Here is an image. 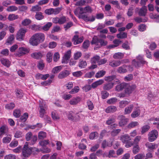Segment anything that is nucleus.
Returning a JSON list of instances; mask_svg holds the SVG:
<instances>
[{
    "label": "nucleus",
    "mask_w": 159,
    "mask_h": 159,
    "mask_svg": "<svg viewBox=\"0 0 159 159\" xmlns=\"http://www.w3.org/2000/svg\"><path fill=\"white\" fill-rule=\"evenodd\" d=\"M45 39V35L42 33H37L34 34L29 40L30 44L33 46H37Z\"/></svg>",
    "instance_id": "f257e3e1"
},
{
    "label": "nucleus",
    "mask_w": 159,
    "mask_h": 159,
    "mask_svg": "<svg viewBox=\"0 0 159 159\" xmlns=\"http://www.w3.org/2000/svg\"><path fill=\"white\" fill-rule=\"evenodd\" d=\"M33 149V148L29 147L28 142L25 143L22 149L23 156L25 157H28L31 154Z\"/></svg>",
    "instance_id": "f03ea898"
},
{
    "label": "nucleus",
    "mask_w": 159,
    "mask_h": 159,
    "mask_svg": "<svg viewBox=\"0 0 159 159\" xmlns=\"http://www.w3.org/2000/svg\"><path fill=\"white\" fill-rule=\"evenodd\" d=\"M27 31V30L26 29L20 28L16 34V39L19 41L24 40L25 34Z\"/></svg>",
    "instance_id": "7ed1b4c3"
},
{
    "label": "nucleus",
    "mask_w": 159,
    "mask_h": 159,
    "mask_svg": "<svg viewBox=\"0 0 159 159\" xmlns=\"http://www.w3.org/2000/svg\"><path fill=\"white\" fill-rule=\"evenodd\" d=\"M29 49L25 47H19L17 52L15 54L16 57H21L29 53Z\"/></svg>",
    "instance_id": "20e7f679"
},
{
    "label": "nucleus",
    "mask_w": 159,
    "mask_h": 159,
    "mask_svg": "<svg viewBox=\"0 0 159 159\" xmlns=\"http://www.w3.org/2000/svg\"><path fill=\"white\" fill-rule=\"evenodd\" d=\"M79 113L75 112V111H70L68 115V119L73 121L79 120L80 118V115H78Z\"/></svg>",
    "instance_id": "39448f33"
},
{
    "label": "nucleus",
    "mask_w": 159,
    "mask_h": 159,
    "mask_svg": "<svg viewBox=\"0 0 159 159\" xmlns=\"http://www.w3.org/2000/svg\"><path fill=\"white\" fill-rule=\"evenodd\" d=\"M39 107H40V116L41 117L43 118L45 113V111L47 109V106L45 104L44 102L42 101L40 102Z\"/></svg>",
    "instance_id": "423d86ee"
},
{
    "label": "nucleus",
    "mask_w": 159,
    "mask_h": 159,
    "mask_svg": "<svg viewBox=\"0 0 159 159\" xmlns=\"http://www.w3.org/2000/svg\"><path fill=\"white\" fill-rule=\"evenodd\" d=\"M25 139L27 141H29L31 140V143L32 145H33L36 142L37 138L36 135H33L32 133L29 132L26 134Z\"/></svg>",
    "instance_id": "0eeeda50"
},
{
    "label": "nucleus",
    "mask_w": 159,
    "mask_h": 159,
    "mask_svg": "<svg viewBox=\"0 0 159 159\" xmlns=\"http://www.w3.org/2000/svg\"><path fill=\"white\" fill-rule=\"evenodd\" d=\"M138 61H137L135 60H134L132 61V64L136 67H138L140 66V64H145L147 63L145 61L142 56L139 55L136 58Z\"/></svg>",
    "instance_id": "6e6552de"
},
{
    "label": "nucleus",
    "mask_w": 159,
    "mask_h": 159,
    "mask_svg": "<svg viewBox=\"0 0 159 159\" xmlns=\"http://www.w3.org/2000/svg\"><path fill=\"white\" fill-rule=\"evenodd\" d=\"M114 82L104 84L103 88L104 90H109L113 88L115 84H119L120 83V81L116 79L114 80Z\"/></svg>",
    "instance_id": "1a4fd4ad"
},
{
    "label": "nucleus",
    "mask_w": 159,
    "mask_h": 159,
    "mask_svg": "<svg viewBox=\"0 0 159 159\" xmlns=\"http://www.w3.org/2000/svg\"><path fill=\"white\" fill-rule=\"evenodd\" d=\"M158 133L157 130H153L150 132L148 134V139L150 142H152L154 141L157 137Z\"/></svg>",
    "instance_id": "9d476101"
},
{
    "label": "nucleus",
    "mask_w": 159,
    "mask_h": 159,
    "mask_svg": "<svg viewBox=\"0 0 159 159\" xmlns=\"http://www.w3.org/2000/svg\"><path fill=\"white\" fill-rule=\"evenodd\" d=\"M71 51L68 50L64 53L61 59V63L63 64H67L71 57Z\"/></svg>",
    "instance_id": "9b49d317"
},
{
    "label": "nucleus",
    "mask_w": 159,
    "mask_h": 159,
    "mask_svg": "<svg viewBox=\"0 0 159 159\" xmlns=\"http://www.w3.org/2000/svg\"><path fill=\"white\" fill-rule=\"evenodd\" d=\"M136 88L135 85H132L129 86L128 84H126L125 87V92L127 94L131 93Z\"/></svg>",
    "instance_id": "f8f14e48"
},
{
    "label": "nucleus",
    "mask_w": 159,
    "mask_h": 159,
    "mask_svg": "<svg viewBox=\"0 0 159 159\" xmlns=\"http://www.w3.org/2000/svg\"><path fill=\"white\" fill-rule=\"evenodd\" d=\"M70 74V72L68 70H64L61 72L58 75L57 77L59 79L65 78L68 76Z\"/></svg>",
    "instance_id": "ddd939ff"
},
{
    "label": "nucleus",
    "mask_w": 159,
    "mask_h": 159,
    "mask_svg": "<svg viewBox=\"0 0 159 159\" xmlns=\"http://www.w3.org/2000/svg\"><path fill=\"white\" fill-rule=\"evenodd\" d=\"M79 18L83 19L86 21H93L95 20L94 17L92 16L90 17H88L85 15L82 14L80 16H79Z\"/></svg>",
    "instance_id": "4468645a"
},
{
    "label": "nucleus",
    "mask_w": 159,
    "mask_h": 159,
    "mask_svg": "<svg viewBox=\"0 0 159 159\" xmlns=\"http://www.w3.org/2000/svg\"><path fill=\"white\" fill-rule=\"evenodd\" d=\"M92 11V9L89 6L86 7L84 8H80V14H82L87 13H91Z\"/></svg>",
    "instance_id": "2eb2a0df"
},
{
    "label": "nucleus",
    "mask_w": 159,
    "mask_h": 159,
    "mask_svg": "<svg viewBox=\"0 0 159 159\" xmlns=\"http://www.w3.org/2000/svg\"><path fill=\"white\" fill-rule=\"evenodd\" d=\"M81 101L80 97H77L73 98L69 102L70 104L71 105H76L79 103Z\"/></svg>",
    "instance_id": "dca6fc26"
},
{
    "label": "nucleus",
    "mask_w": 159,
    "mask_h": 159,
    "mask_svg": "<svg viewBox=\"0 0 159 159\" xmlns=\"http://www.w3.org/2000/svg\"><path fill=\"white\" fill-rule=\"evenodd\" d=\"M145 146L150 151H152L158 147V146L157 144L149 142L145 144Z\"/></svg>",
    "instance_id": "f3484780"
},
{
    "label": "nucleus",
    "mask_w": 159,
    "mask_h": 159,
    "mask_svg": "<svg viewBox=\"0 0 159 159\" xmlns=\"http://www.w3.org/2000/svg\"><path fill=\"white\" fill-rule=\"evenodd\" d=\"M73 41L74 42V43L75 44H77L82 42L83 40V37H81L79 38L78 36L75 35L74 36L73 39Z\"/></svg>",
    "instance_id": "a211bd4d"
},
{
    "label": "nucleus",
    "mask_w": 159,
    "mask_h": 159,
    "mask_svg": "<svg viewBox=\"0 0 159 159\" xmlns=\"http://www.w3.org/2000/svg\"><path fill=\"white\" fill-rule=\"evenodd\" d=\"M121 61L120 60H113L111 61L109 63V65L112 67H116L120 65Z\"/></svg>",
    "instance_id": "6ab92c4d"
},
{
    "label": "nucleus",
    "mask_w": 159,
    "mask_h": 159,
    "mask_svg": "<svg viewBox=\"0 0 159 159\" xmlns=\"http://www.w3.org/2000/svg\"><path fill=\"white\" fill-rule=\"evenodd\" d=\"M120 139L123 143H126L131 140L130 137L127 134H125L121 136Z\"/></svg>",
    "instance_id": "aec40b11"
},
{
    "label": "nucleus",
    "mask_w": 159,
    "mask_h": 159,
    "mask_svg": "<svg viewBox=\"0 0 159 159\" xmlns=\"http://www.w3.org/2000/svg\"><path fill=\"white\" fill-rule=\"evenodd\" d=\"M127 66L126 65H123L122 66L119 67L116 71L120 74H123L127 72V70L126 69Z\"/></svg>",
    "instance_id": "412c9836"
},
{
    "label": "nucleus",
    "mask_w": 159,
    "mask_h": 159,
    "mask_svg": "<svg viewBox=\"0 0 159 159\" xmlns=\"http://www.w3.org/2000/svg\"><path fill=\"white\" fill-rule=\"evenodd\" d=\"M30 56L32 58L38 59L41 58L43 55L40 52H35L31 54Z\"/></svg>",
    "instance_id": "4be33fe9"
},
{
    "label": "nucleus",
    "mask_w": 159,
    "mask_h": 159,
    "mask_svg": "<svg viewBox=\"0 0 159 159\" xmlns=\"http://www.w3.org/2000/svg\"><path fill=\"white\" fill-rule=\"evenodd\" d=\"M104 83L103 80L101 79L96 81L93 83L91 84L92 87L93 88H95L98 86Z\"/></svg>",
    "instance_id": "5701e85b"
},
{
    "label": "nucleus",
    "mask_w": 159,
    "mask_h": 159,
    "mask_svg": "<svg viewBox=\"0 0 159 159\" xmlns=\"http://www.w3.org/2000/svg\"><path fill=\"white\" fill-rule=\"evenodd\" d=\"M147 11V7L143 6L141 8L139 12V15L141 16H145Z\"/></svg>",
    "instance_id": "b1692460"
},
{
    "label": "nucleus",
    "mask_w": 159,
    "mask_h": 159,
    "mask_svg": "<svg viewBox=\"0 0 159 159\" xmlns=\"http://www.w3.org/2000/svg\"><path fill=\"white\" fill-rule=\"evenodd\" d=\"M117 110V108L114 106H110L105 109V111L107 113H113Z\"/></svg>",
    "instance_id": "393cba45"
},
{
    "label": "nucleus",
    "mask_w": 159,
    "mask_h": 159,
    "mask_svg": "<svg viewBox=\"0 0 159 159\" xmlns=\"http://www.w3.org/2000/svg\"><path fill=\"white\" fill-rule=\"evenodd\" d=\"M0 61L3 65L7 67H9L11 65L10 61L7 59L2 58L0 59Z\"/></svg>",
    "instance_id": "a878e982"
},
{
    "label": "nucleus",
    "mask_w": 159,
    "mask_h": 159,
    "mask_svg": "<svg viewBox=\"0 0 159 159\" xmlns=\"http://www.w3.org/2000/svg\"><path fill=\"white\" fill-rule=\"evenodd\" d=\"M134 107V106L133 104H131L126 107L125 109L124 114H130L132 111Z\"/></svg>",
    "instance_id": "bb28decb"
},
{
    "label": "nucleus",
    "mask_w": 159,
    "mask_h": 159,
    "mask_svg": "<svg viewBox=\"0 0 159 159\" xmlns=\"http://www.w3.org/2000/svg\"><path fill=\"white\" fill-rule=\"evenodd\" d=\"M8 131V128L6 125L2 126L0 128V137L4 135Z\"/></svg>",
    "instance_id": "cd10ccee"
},
{
    "label": "nucleus",
    "mask_w": 159,
    "mask_h": 159,
    "mask_svg": "<svg viewBox=\"0 0 159 159\" xmlns=\"http://www.w3.org/2000/svg\"><path fill=\"white\" fill-rule=\"evenodd\" d=\"M129 119L125 118L124 117H122L119 123V125L120 126H122L126 125L128 122Z\"/></svg>",
    "instance_id": "c85d7f7f"
},
{
    "label": "nucleus",
    "mask_w": 159,
    "mask_h": 159,
    "mask_svg": "<svg viewBox=\"0 0 159 159\" xmlns=\"http://www.w3.org/2000/svg\"><path fill=\"white\" fill-rule=\"evenodd\" d=\"M98 42L100 44L98 45L97 47H96L97 48H100L102 46H105L108 44V42L107 41L102 39H99Z\"/></svg>",
    "instance_id": "c756f323"
},
{
    "label": "nucleus",
    "mask_w": 159,
    "mask_h": 159,
    "mask_svg": "<svg viewBox=\"0 0 159 159\" xmlns=\"http://www.w3.org/2000/svg\"><path fill=\"white\" fill-rule=\"evenodd\" d=\"M126 84L123 83L116 85L115 88V90L117 91H120L125 88Z\"/></svg>",
    "instance_id": "7c9ffc66"
},
{
    "label": "nucleus",
    "mask_w": 159,
    "mask_h": 159,
    "mask_svg": "<svg viewBox=\"0 0 159 159\" xmlns=\"http://www.w3.org/2000/svg\"><path fill=\"white\" fill-rule=\"evenodd\" d=\"M140 110L139 109L134 110L131 114V116L133 118H135L138 116L140 114Z\"/></svg>",
    "instance_id": "2f4dec72"
},
{
    "label": "nucleus",
    "mask_w": 159,
    "mask_h": 159,
    "mask_svg": "<svg viewBox=\"0 0 159 159\" xmlns=\"http://www.w3.org/2000/svg\"><path fill=\"white\" fill-rule=\"evenodd\" d=\"M113 43L114 44L109 45L108 46L109 48H111L117 47L120 43L121 41L119 40L116 39L113 41Z\"/></svg>",
    "instance_id": "473e14b6"
},
{
    "label": "nucleus",
    "mask_w": 159,
    "mask_h": 159,
    "mask_svg": "<svg viewBox=\"0 0 159 159\" xmlns=\"http://www.w3.org/2000/svg\"><path fill=\"white\" fill-rule=\"evenodd\" d=\"M87 65V62L85 61L82 60H79L78 66L80 68L82 69L86 67Z\"/></svg>",
    "instance_id": "72a5a7b5"
},
{
    "label": "nucleus",
    "mask_w": 159,
    "mask_h": 159,
    "mask_svg": "<svg viewBox=\"0 0 159 159\" xmlns=\"http://www.w3.org/2000/svg\"><path fill=\"white\" fill-rule=\"evenodd\" d=\"M19 16L17 15L14 14H11L9 15L8 19L9 21H12L18 19Z\"/></svg>",
    "instance_id": "f704fd0d"
},
{
    "label": "nucleus",
    "mask_w": 159,
    "mask_h": 159,
    "mask_svg": "<svg viewBox=\"0 0 159 159\" xmlns=\"http://www.w3.org/2000/svg\"><path fill=\"white\" fill-rule=\"evenodd\" d=\"M32 22L31 20L28 18H25L21 22V25L24 26H27L30 25Z\"/></svg>",
    "instance_id": "c9c22d12"
},
{
    "label": "nucleus",
    "mask_w": 159,
    "mask_h": 159,
    "mask_svg": "<svg viewBox=\"0 0 159 159\" xmlns=\"http://www.w3.org/2000/svg\"><path fill=\"white\" fill-rule=\"evenodd\" d=\"M124 56V53L121 52H117L115 53L113 56V57L115 59H121Z\"/></svg>",
    "instance_id": "e433bc0d"
},
{
    "label": "nucleus",
    "mask_w": 159,
    "mask_h": 159,
    "mask_svg": "<svg viewBox=\"0 0 159 159\" xmlns=\"http://www.w3.org/2000/svg\"><path fill=\"white\" fill-rule=\"evenodd\" d=\"M129 103V101L127 100L121 101L119 102V107L120 108H123Z\"/></svg>",
    "instance_id": "4c0bfd02"
},
{
    "label": "nucleus",
    "mask_w": 159,
    "mask_h": 159,
    "mask_svg": "<svg viewBox=\"0 0 159 159\" xmlns=\"http://www.w3.org/2000/svg\"><path fill=\"white\" fill-rule=\"evenodd\" d=\"M62 69V67L60 66L54 67L52 70V72L54 74L57 73L59 72Z\"/></svg>",
    "instance_id": "58836bf2"
},
{
    "label": "nucleus",
    "mask_w": 159,
    "mask_h": 159,
    "mask_svg": "<svg viewBox=\"0 0 159 159\" xmlns=\"http://www.w3.org/2000/svg\"><path fill=\"white\" fill-rule=\"evenodd\" d=\"M18 9L17 7L15 6H11L8 7L6 9L7 11L8 12H13L17 11Z\"/></svg>",
    "instance_id": "ea45409f"
},
{
    "label": "nucleus",
    "mask_w": 159,
    "mask_h": 159,
    "mask_svg": "<svg viewBox=\"0 0 159 159\" xmlns=\"http://www.w3.org/2000/svg\"><path fill=\"white\" fill-rule=\"evenodd\" d=\"M52 24L51 22H48L45 25L41 28L44 31H47L48 30L50 27L52 26Z\"/></svg>",
    "instance_id": "a19ab883"
},
{
    "label": "nucleus",
    "mask_w": 159,
    "mask_h": 159,
    "mask_svg": "<svg viewBox=\"0 0 159 159\" xmlns=\"http://www.w3.org/2000/svg\"><path fill=\"white\" fill-rule=\"evenodd\" d=\"M149 17L152 19H156V21L159 23V15L151 13L149 15Z\"/></svg>",
    "instance_id": "79ce46f5"
},
{
    "label": "nucleus",
    "mask_w": 159,
    "mask_h": 159,
    "mask_svg": "<svg viewBox=\"0 0 159 159\" xmlns=\"http://www.w3.org/2000/svg\"><path fill=\"white\" fill-rule=\"evenodd\" d=\"M139 125L138 122L137 121H132L127 125V127L129 128H132L138 126Z\"/></svg>",
    "instance_id": "37998d69"
},
{
    "label": "nucleus",
    "mask_w": 159,
    "mask_h": 159,
    "mask_svg": "<svg viewBox=\"0 0 159 159\" xmlns=\"http://www.w3.org/2000/svg\"><path fill=\"white\" fill-rule=\"evenodd\" d=\"M106 71L104 70H102L98 72L95 75V77L96 78H99L103 76L105 74Z\"/></svg>",
    "instance_id": "c03bdc74"
},
{
    "label": "nucleus",
    "mask_w": 159,
    "mask_h": 159,
    "mask_svg": "<svg viewBox=\"0 0 159 159\" xmlns=\"http://www.w3.org/2000/svg\"><path fill=\"white\" fill-rule=\"evenodd\" d=\"M15 107V104L13 102L7 104L5 106L6 109L7 110H11L13 109Z\"/></svg>",
    "instance_id": "a18cd8bd"
},
{
    "label": "nucleus",
    "mask_w": 159,
    "mask_h": 159,
    "mask_svg": "<svg viewBox=\"0 0 159 159\" xmlns=\"http://www.w3.org/2000/svg\"><path fill=\"white\" fill-rule=\"evenodd\" d=\"M116 78V76L115 75H112L108 76H106L104 78L105 80L107 82H111L113 80H115Z\"/></svg>",
    "instance_id": "49530a36"
},
{
    "label": "nucleus",
    "mask_w": 159,
    "mask_h": 159,
    "mask_svg": "<svg viewBox=\"0 0 159 159\" xmlns=\"http://www.w3.org/2000/svg\"><path fill=\"white\" fill-rule=\"evenodd\" d=\"M117 37L118 38L124 39L127 37V34L125 32H120L117 34Z\"/></svg>",
    "instance_id": "de8ad7c7"
},
{
    "label": "nucleus",
    "mask_w": 159,
    "mask_h": 159,
    "mask_svg": "<svg viewBox=\"0 0 159 159\" xmlns=\"http://www.w3.org/2000/svg\"><path fill=\"white\" fill-rule=\"evenodd\" d=\"M41 10V7L39 5H36L32 7L31 11L33 12L40 11Z\"/></svg>",
    "instance_id": "09e8293b"
},
{
    "label": "nucleus",
    "mask_w": 159,
    "mask_h": 159,
    "mask_svg": "<svg viewBox=\"0 0 159 159\" xmlns=\"http://www.w3.org/2000/svg\"><path fill=\"white\" fill-rule=\"evenodd\" d=\"M21 111L19 109H16L13 111V115L16 118L19 117L21 115Z\"/></svg>",
    "instance_id": "8fccbe9b"
},
{
    "label": "nucleus",
    "mask_w": 159,
    "mask_h": 159,
    "mask_svg": "<svg viewBox=\"0 0 159 159\" xmlns=\"http://www.w3.org/2000/svg\"><path fill=\"white\" fill-rule=\"evenodd\" d=\"M112 145V143H108L107 142L106 140H104L103 141L102 143V147L103 148H105L107 147H111Z\"/></svg>",
    "instance_id": "3c124183"
},
{
    "label": "nucleus",
    "mask_w": 159,
    "mask_h": 159,
    "mask_svg": "<svg viewBox=\"0 0 159 159\" xmlns=\"http://www.w3.org/2000/svg\"><path fill=\"white\" fill-rule=\"evenodd\" d=\"M117 101V98H113L108 100L107 102L109 104H114L116 103Z\"/></svg>",
    "instance_id": "603ef678"
},
{
    "label": "nucleus",
    "mask_w": 159,
    "mask_h": 159,
    "mask_svg": "<svg viewBox=\"0 0 159 159\" xmlns=\"http://www.w3.org/2000/svg\"><path fill=\"white\" fill-rule=\"evenodd\" d=\"M60 55L59 52H56L54 54L53 60L55 62H57L60 59Z\"/></svg>",
    "instance_id": "864d4df0"
},
{
    "label": "nucleus",
    "mask_w": 159,
    "mask_h": 159,
    "mask_svg": "<svg viewBox=\"0 0 159 159\" xmlns=\"http://www.w3.org/2000/svg\"><path fill=\"white\" fill-rule=\"evenodd\" d=\"M35 18L37 20H40L43 18L44 16L41 12H38L36 13Z\"/></svg>",
    "instance_id": "5fc2aeb1"
},
{
    "label": "nucleus",
    "mask_w": 159,
    "mask_h": 159,
    "mask_svg": "<svg viewBox=\"0 0 159 159\" xmlns=\"http://www.w3.org/2000/svg\"><path fill=\"white\" fill-rule=\"evenodd\" d=\"M46 133L43 131H40L38 134V138L39 139H42L46 138Z\"/></svg>",
    "instance_id": "6e6d98bb"
},
{
    "label": "nucleus",
    "mask_w": 159,
    "mask_h": 159,
    "mask_svg": "<svg viewBox=\"0 0 159 159\" xmlns=\"http://www.w3.org/2000/svg\"><path fill=\"white\" fill-rule=\"evenodd\" d=\"M52 54L51 52H48L47 54V61L50 63L52 61Z\"/></svg>",
    "instance_id": "4d7b16f0"
},
{
    "label": "nucleus",
    "mask_w": 159,
    "mask_h": 159,
    "mask_svg": "<svg viewBox=\"0 0 159 159\" xmlns=\"http://www.w3.org/2000/svg\"><path fill=\"white\" fill-rule=\"evenodd\" d=\"M102 98L103 99L107 98L109 96V93L106 91H102L101 92Z\"/></svg>",
    "instance_id": "13d9d810"
},
{
    "label": "nucleus",
    "mask_w": 159,
    "mask_h": 159,
    "mask_svg": "<svg viewBox=\"0 0 159 159\" xmlns=\"http://www.w3.org/2000/svg\"><path fill=\"white\" fill-rule=\"evenodd\" d=\"M28 117V114L27 113H25L20 118V120L22 122H25L27 120Z\"/></svg>",
    "instance_id": "bf43d9fd"
},
{
    "label": "nucleus",
    "mask_w": 159,
    "mask_h": 159,
    "mask_svg": "<svg viewBox=\"0 0 159 159\" xmlns=\"http://www.w3.org/2000/svg\"><path fill=\"white\" fill-rule=\"evenodd\" d=\"M11 139V137H5L2 139V142L4 143H10Z\"/></svg>",
    "instance_id": "052dcab7"
},
{
    "label": "nucleus",
    "mask_w": 159,
    "mask_h": 159,
    "mask_svg": "<svg viewBox=\"0 0 159 159\" xmlns=\"http://www.w3.org/2000/svg\"><path fill=\"white\" fill-rule=\"evenodd\" d=\"M83 73L81 71H78L72 73L73 75L76 77H80L82 75Z\"/></svg>",
    "instance_id": "680f3d73"
},
{
    "label": "nucleus",
    "mask_w": 159,
    "mask_h": 159,
    "mask_svg": "<svg viewBox=\"0 0 159 159\" xmlns=\"http://www.w3.org/2000/svg\"><path fill=\"white\" fill-rule=\"evenodd\" d=\"M66 21V19L65 16H62L59 18V24H62L64 23Z\"/></svg>",
    "instance_id": "e2e57ef3"
},
{
    "label": "nucleus",
    "mask_w": 159,
    "mask_h": 159,
    "mask_svg": "<svg viewBox=\"0 0 159 159\" xmlns=\"http://www.w3.org/2000/svg\"><path fill=\"white\" fill-rule=\"evenodd\" d=\"M98 41L99 39H98L97 37L95 36L93 38L91 42V43L92 44H96V45L97 47L98 45Z\"/></svg>",
    "instance_id": "0e129e2a"
},
{
    "label": "nucleus",
    "mask_w": 159,
    "mask_h": 159,
    "mask_svg": "<svg viewBox=\"0 0 159 159\" xmlns=\"http://www.w3.org/2000/svg\"><path fill=\"white\" fill-rule=\"evenodd\" d=\"M16 95L17 97L21 98L23 97V93L21 90L18 89L16 90Z\"/></svg>",
    "instance_id": "69168bd1"
},
{
    "label": "nucleus",
    "mask_w": 159,
    "mask_h": 159,
    "mask_svg": "<svg viewBox=\"0 0 159 159\" xmlns=\"http://www.w3.org/2000/svg\"><path fill=\"white\" fill-rule=\"evenodd\" d=\"M149 128L150 127L148 125H145L143 126L142 128L141 134H143L149 130Z\"/></svg>",
    "instance_id": "338daca9"
},
{
    "label": "nucleus",
    "mask_w": 159,
    "mask_h": 159,
    "mask_svg": "<svg viewBox=\"0 0 159 159\" xmlns=\"http://www.w3.org/2000/svg\"><path fill=\"white\" fill-rule=\"evenodd\" d=\"M31 29L33 30H38L41 29V26L38 25H33L31 26Z\"/></svg>",
    "instance_id": "774afa93"
}]
</instances>
